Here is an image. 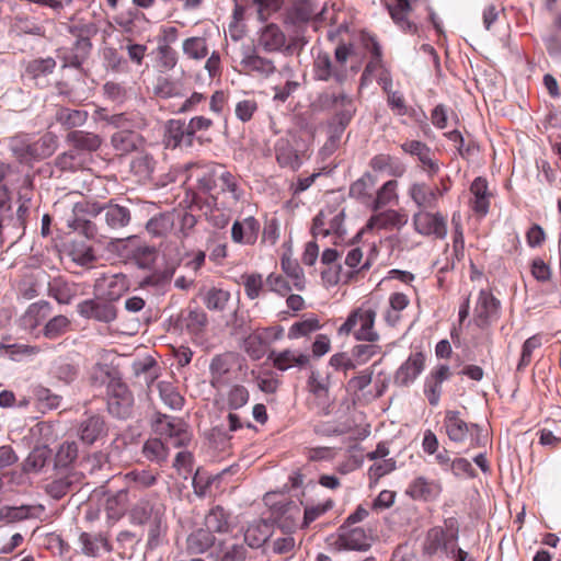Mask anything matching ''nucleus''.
Here are the masks:
<instances>
[{"mask_svg": "<svg viewBox=\"0 0 561 561\" xmlns=\"http://www.w3.org/2000/svg\"><path fill=\"white\" fill-rule=\"evenodd\" d=\"M165 505L156 495L139 500L130 510V518L134 524L148 526L147 546L157 548L168 531Z\"/></svg>", "mask_w": 561, "mask_h": 561, "instance_id": "1", "label": "nucleus"}, {"mask_svg": "<svg viewBox=\"0 0 561 561\" xmlns=\"http://www.w3.org/2000/svg\"><path fill=\"white\" fill-rule=\"evenodd\" d=\"M376 309L369 304H362L350 312L345 322L337 329L340 335L353 334L356 341L376 343L379 333L375 329Z\"/></svg>", "mask_w": 561, "mask_h": 561, "instance_id": "2", "label": "nucleus"}, {"mask_svg": "<svg viewBox=\"0 0 561 561\" xmlns=\"http://www.w3.org/2000/svg\"><path fill=\"white\" fill-rule=\"evenodd\" d=\"M352 54V47L345 44L337 45L334 51V60L328 53H319L313 61V77L318 81L333 80L343 84L347 79L346 62Z\"/></svg>", "mask_w": 561, "mask_h": 561, "instance_id": "3", "label": "nucleus"}, {"mask_svg": "<svg viewBox=\"0 0 561 561\" xmlns=\"http://www.w3.org/2000/svg\"><path fill=\"white\" fill-rule=\"evenodd\" d=\"M306 44L307 41L299 32H293L287 37L280 26L275 23H267L257 32V47L265 53L291 55L296 50L300 51Z\"/></svg>", "mask_w": 561, "mask_h": 561, "instance_id": "4", "label": "nucleus"}, {"mask_svg": "<svg viewBox=\"0 0 561 561\" xmlns=\"http://www.w3.org/2000/svg\"><path fill=\"white\" fill-rule=\"evenodd\" d=\"M345 211L337 206H327L312 220L311 234L314 239L332 236L334 243L346 234Z\"/></svg>", "mask_w": 561, "mask_h": 561, "instance_id": "5", "label": "nucleus"}, {"mask_svg": "<svg viewBox=\"0 0 561 561\" xmlns=\"http://www.w3.org/2000/svg\"><path fill=\"white\" fill-rule=\"evenodd\" d=\"M70 33L77 37V41L71 48L59 49L58 57L62 61V68H80L92 48L90 35L95 33V27L93 24L73 25L70 27Z\"/></svg>", "mask_w": 561, "mask_h": 561, "instance_id": "6", "label": "nucleus"}, {"mask_svg": "<svg viewBox=\"0 0 561 561\" xmlns=\"http://www.w3.org/2000/svg\"><path fill=\"white\" fill-rule=\"evenodd\" d=\"M444 427L448 438L455 443H463L470 437V446L476 448L481 443V427L474 423H467L460 417L459 411L447 410L444 417Z\"/></svg>", "mask_w": 561, "mask_h": 561, "instance_id": "7", "label": "nucleus"}, {"mask_svg": "<svg viewBox=\"0 0 561 561\" xmlns=\"http://www.w3.org/2000/svg\"><path fill=\"white\" fill-rule=\"evenodd\" d=\"M134 396L127 385L121 379L111 378L107 385V410L118 417L127 419L131 415Z\"/></svg>", "mask_w": 561, "mask_h": 561, "instance_id": "8", "label": "nucleus"}, {"mask_svg": "<svg viewBox=\"0 0 561 561\" xmlns=\"http://www.w3.org/2000/svg\"><path fill=\"white\" fill-rule=\"evenodd\" d=\"M362 260H363L362 250L359 248H352L346 253V256L344 259V265L346 267H344L341 264H337L335 266L334 271H331V268H330L329 271L322 272V276L330 284H339V283L347 284L360 271L368 270L370 267V264L368 261H366L365 263H363L360 265Z\"/></svg>", "mask_w": 561, "mask_h": 561, "instance_id": "9", "label": "nucleus"}, {"mask_svg": "<svg viewBox=\"0 0 561 561\" xmlns=\"http://www.w3.org/2000/svg\"><path fill=\"white\" fill-rule=\"evenodd\" d=\"M412 224L415 232L421 236L439 240L447 236V217L439 211L419 209L412 217Z\"/></svg>", "mask_w": 561, "mask_h": 561, "instance_id": "10", "label": "nucleus"}, {"mask_svg": "<svg viewBox=\"0 0 561 561\" xmlns=\"http://www.w3.org/2000/svg\"><path fill=\"white\" fill-rule=\"evenodd\" d=\"M323 100L328 107L334 110V115L329 125L341 127V129L345 130L356 113L353 99L342 91L340 93L325 94Z\"/></svg>", "mask_w": 561, "mask_h": 561, "instance_id": "11", "label": "nucleus"}, {"mask_svg": "<svg viewBox=\"0 0 561 561\" xmlns=\"http://www.w3.org/2000/svg\"><path fill=\"white\" fill-rule=\"evenodd\" d=\"M241 72L255 78H270L276 72L274 60L260 55L256 48L242 50L240 59Z\"/></svg>", "mask_w": 561, "mask_h": 561, "instance_id": "12", "label": "nucleus"}, {"mask_svg": "<svg viewBox=\"0 0 561 561\" xmlns=\"http://www.w3.org/2000/svg\"><path fill=\"white\" fill-rule=\"evenodd\" d=\"M78 313L85 319L100 322H112L116 319V308L112 301L98 295L95 298L87 299L78 304Z\"/></svg>", "mask_w": 561, "mask_h": 561, "instance_id": "13", "label": "nucleus"}, {"mask_svg": "<svg viewBox=\"0 0 561 561\" xmlns=\"http://www.w3.org/2000/svg\"><path fill=\"white\" fill-rule=\"evenodd\" d=\"M156 432L164 436L173 447L185 446L191 438L185 424L180 419L168 415H162L157 420Z\"/></svg>", "mask_w": 561, "mask_h": 561, "instance_id": "14", "label": "nucleus"}, {"mask_svg": "<svg viewBox=\"0 0 561 561\" xmlns=\"http://www.w3.org/2000/svg\"><path fill=\"white\" fill-rule=\"evenodd\" d=\"M501 302L493 294L486 289L479 293L477 305L474 307V320L478 327L486 328L493 321L499 319Z\"/></svg>", "mask_w": 561, "mask_h": 561, "instance_id": "15", "label": "nucleus"}, {"mask_svg": "<svg viewBox=\"0 0 561 561\" xmlns=\"http://www.w3.org/2000/svg\"><path fill=\"white\" fill-rule=\"evenodd\" d=\"M409 217L404 211L387 209L370 216L363 231L400 230L408 224Z\"/></svg>", "mask_w": 561, "mask_h": 561, "instance_id": "16", "label": "nucleus"}, {"mask_svg": "<svg viewBox=\"0 0 561 561\" xmlns=\"http://www.w3.org/2000/svg\"><path fill=\"white\" fill-rule=\"evenodd\" d=\"M314 14L317 12L311 0H294L285 13L284 23L287 26H294L293 32H299L304 35L307 23Z\"/></svg>", "mask_w": 561, "mask_h": 561, "instance_id": "17", "label": "nucleus"}, {"mask_svg": "<svg viewBox=\"0 0 561 561\" xmlns=\"http://www.w3.org/2000/svg\"><path fill=\"white\" fill-rule=\"evenodd\" d=\"M311 356L308 353L298 350L286 348L283 351H272L268 359L274 368L286 371L291 368L304 369L309 366Z\"/></svg>", "mask_w": 561, "mask_h": 561, "instance_id": "18", "label": "nucleus"}, {"mask_svg": "<svg viewBox=\"0 0 561 561\" xmlns=\"http://www.w3.org/2000/svg\"><path fill=\"white\" fill-rule=\"evenodd\" d=\"M194 137L188 130L187 124L182 119H170L165 125L164 145L167 148H191Z\"/></svg>", "mask_w": 561, "mask_h": 561, "instance_id": "19", "label": "nucleus"}, {"mask_svg": "<svg viewBox=\"0 0 561 561\" xmlns=\"http://www.w3.org/2000/svg\"><path fill=\"white\" fill-rule=\"evenodd\" d=\"M336 545L340 549L366 551L370 548V539L364 528L342 525L339 528Z\"/></svg>", "mask_w": 561, "mask_h": 561, "instance_id": "20", "label": "nucleus"}, {"mask_svg": "<svg viewBox=\"0 0 561 561\" xmlns=\"http://www.w3.org/2000/svg\"><path fill=\"white\" fill-rule=\"evenodd\" d=\"M451 371L448 365L439 364L434 367L426 376L424 381V394L432 407L439 403L442 396V385L448 380Z\"/></svg>", "mask_w": 561, "mask_h": 561, "instance_id": "21", "label": "nucleus"}, {"mask_svg": "<svg viewBox=\"0 0 561 561\" xmlns=\"http://www.w3.org/2000/svg\"><path fill=\"white\" fill-rule=\"evenodd\" d=\"M56 66L57 62L53 57L35 58L27 62L24 76L36 87L46 88L49 84V76L53 75Z\"/></svg>", "mask_w": 561, "mask_h": 561, "instance_id": "22", "label": "nucleus"}, {"mask_svg": "<svg viewBox=\"0 0 561 561\" xmlns=\"http://www.w3.org/2000/svg\"><path fill=\"white\" fill-rule=\"evenodd\" d=\"M408 195L420 209L434 208L443 196L442 188L430 186L424 182L412 183Z\"/></svg>", "mask_w": 561, "mask_h": 561, "instance_id": "23", "label": "nucleus"}, {"mask_svg": "<svg viewBox=\"0 0 561 561\" xmlns=\"http://www.w3.org/2000/svg\"><path fill=\"white\" fill-rule=\"evenodd\" d=\"M127 288L126 277L122 274L100 277L94 284L96 295H100L112 302L119 299Z\"/></svg>", "mask_w": 561, "mask_h": 561, "instance_id": "24", "label": "nucleus"}, {"mask_svg": "<svg viewBox=\"0 0 561 561\" xmlns=\"http://www.w3.org/2000/svg\"><path fill=\"white\" fill-rule=\"evenodd\" d=\"M405 493L413 500L434 501L442 493V484L439 481L420 476L411 481Z\"/></svg>", "mask_w": 561, "mask_h": 561, "instance_id": "25", "label": "nucleus"}, {"mask_svg": "<svg viewBox=\"0 0 561 561\" xmlns=\"http://www.w3.org/2000/svg\"><path fill=\"white\" fill-rule=\"evenodd\" d=\"M424 365L425 356L421 352L411 354L397 369L393 378L394 383L401 387L409 386L423 371Z\"/></svg>", "mask_w": 561, "mask_h": 561, "instance_id": "26", "label": "nucleus"}, {"mask_svg": "<svg viewBox=\"0 0 561 561\" xmlns=\"http://www.w3.org/2000/svg\"><path fill=\"white\" fill-rule=\"evenodd\" d=\"M261 225L253 216L236 220L231 227V239L234 243L253 245L259 237Z\"/></svg>", "mask_w": 561, "mask_h": 561, "instance_id": "27", "label": "nucleus"}, {"mask_svg": "<svg viewBox=\"0 0 561 561\" xmlns=\"http://www.w3.org/2000/svg\"><path fill=\"white\" fill-rule=\"evenodd\" d=\"M217 193L227 197L226 206L231 208L236 206L243 195V190L236 175L219 168L217 175Z\"/></svg>", "mask_w": 561, "mask_h": 561, "instance_id": "28", "label": "nucleus"}, {"mask_svg": "<svg viewBox=\"0 0 561 561\" xmlns=\"http://www.w3.org/2000/svg\"><path fill=\"white\" fill-rule=\"evenodd\" d=\"M78 435L82 443L93 445L107 435V425L102 416L90 415L80 423Z\"/></svg>", "mask_w": 561, "mask_h": 561, "instance_id": "29", "label": "nucleus"}, {"mask_svg": "<svg viewBox=\"0 0 561 561\" xmlns=\"http://www.w3.org/2000/svg\"><path fill=\"white\" fill-rule=\"evenodd\" d=\"M83 476L78 471H67L53 480L46 486V492L55 500H60L67 493L73 491L82 480Z\"/></svg>", "mask_w": 561, "mask_h": 561, "instance_id": "30", "label": "nucleus"}, {"mask_svg": "<svg viewBox=\"0 0 561 561\" xmlns=\"http://www.w3.org/2000/svg\"><path fill=\"white\" fill-rule=\"evenodd\" d=\"M41 147L43 148V151H42V154L43 156H49L53 153V151L55 150L56 148V138L55 136L50 135V134H47L45 136H43L38 142L36 144H24L22 140H20L19 138H14L12 141H11V148L12 150L19 154L21 158H26L27 156L30 157H35L37 156V147Z\"/></svg>", "mask_w": 561, "mask_h": 561, "instance_id": "31", "label": "nucleus"}, {"mask_svg": "<svg viewBox=\"0 0 561 561\" xmlns=\"http://www.w3.org/2000/svg\"><path fill=\"white\" fill-rule=\"evenodd\" d=\"M159 472L151 469H134L125 473L124 481L128 494L142 491L157 484Z\"/></svg>", "mask_w": 561, "mask_h": 561, "instance_id": "32", "label": "nucleus"}, {"mask_svg": "<svg viewBox=\"0 0 561 561\" xmlns=\"http://www.w3.org/2000/svg\"><path fill=\"white\" fill-rule=\"evenodd\" d=\"M470 193L472 194L470 201L471 209L481 217L485 216L489 211L491 198L488 181L481 176L476 178L470 185Z\"/></svg>", "mask_w": 561, "mask_h": 561, "instance_id": "33", "label": "nucleus"}, {"mask_svg": "<svg viewBox=\"0 0 561 561\" xmlns=\"http://www.w3.org/2000/svg\"><path fill=\"white\" fill-rule=\"evenodd\" d=\"M51 305L47 301L41 300L28 306L25 313L21 318L22 325L27 330H35L51 314Z\"/></svg>", "mask_w": 561, "mask_h": 561, "instance_id": "34", "label": "nucleus"}, {"mask_svg": "<svg viewBox=\"0 0 561 561\" xmlns=\"http://www.w3.org/2000/svg\"><path fill=\"white\" fill-rule=\"evenodd\" d=\"M102 214L108 228L121 229L126 227L131 219L130 210L118 204H107L98 210Z\"/></svg>", "mask_w": 561, "mask_h": 561, "instance_id": "35", "label": "nucleus"}, {"mask_svg": "<svg viewBox=\"0 0 561 561\" xmlns=\"http://www.w3.org/2000/svg\"><path fill=\"white\" fill-rule=\"evenodd\" d=\"M100 118L115 128L122 130H131L133 128H140L145 125L144 117L138 113H119L108 115L105 110L98 111Z\"/></svg>", "mask_w": 561, "mask_h": 561, "instance_id": "36", "label": "nucleus"}, {"mask_svg": "<svg viewBox=\"0 0 561 561\" xmlns=\"http://www.w3.org/2000/svg\"><path fill=\"white\" fill-rule=\"evenodd\" d=\"M111 142L119 154H127L138 150L142 146L144 139L133 130H119L112 136Z\"/></svg>", "mask_w": 561, "mask_h": 561, "instance_id": "37", "label": "nucleus"}, {"mask_svg": "<svg viewBox=\"0 0 561 561\" xmlns=\"http://www.w3.org/2000/svg\"><path fill=\"white\" fill-rule=\"evenodd\" d=\"M275 157L282 168L298 169L300 165L297 150L286 137L279 138L275 144Z\"/></svg>", "mask_w": 561, "mask_h": 561, "instance_id": "38", "label": "nucleus"}, {"mask_svg": "<svg viewBox=\"0 0 561 561\" xmlns=\"http://www.w3.org/2000/svg\"><path fill=\"white\" fill-rule=\"evenodd\" d=\"M230 368L231 364L227 355L215 356L209 366L211 387L219 390L226 386L229 381L228 374Z\"/></svg>", "mask_w": 561, "mask_h": 561, "instance_id": "39", "label": "nucleus"}, {"mask_svg": "<svg viewBox=\"0 0 561 561\" xmlns=\"http://www.w3.org/2000/svg\"><path fill=\"white\" fill-rule=\"evenodd\" d=\"M387 9L393 22L402 30L415 32L416 26L408 20V14L411 11L409 0H392L387 3Z\"/></svg>", "mask_w": 561, "mask_h": 561, "instance_id": "40", "label": "nucleus"}, {"mask_svg": "<svg viewBox=\"0 0 561 561\" xmlns=\"http://www.w3.org/2000/svg\"><path fill=\"white\" fill-rule=\"evenodd\" d=\"M81 551L85 556L95 557L101 550L111 551L107 538L103 534L81 533L79 537Z\"/></svg>", "mask_w": 561, "mask_h": 561, "instance_id": "41", "label": "nucleus"}, {"mask_svg": "<svg viewBox=\"0 0 561 561\" xmlns=\"http://www.w3.org/2000/svg\"><path fill=\"white\" fill-rule=\"evenodd\" d=\"M67 141L73 148L81 151H95L102 144V139L99 135L84 130L70 131L67 136Z\"/></svg>", "mask_w": 561, "mask_h": 561, "instance_id": "42", "label": "nucleus"}, {"mask_svg": "<svg viewBox=\"0 0 561 561\" xmlns=\"http://www.w3.org/2000/svg\"><path fill=\"white\" fill-rule=\"evenodd\" d=\"M329 377H322L318 371L312 370L307 380V388L319 401L322 409L329 403Z\"/></svg>", "mask_w": 561, "mask_h": 561, "instance_id": "43", "label": "nucleus"}, {"mask_svg": "<svg viewBox=\"0 0 561 561\" xmlns=\"http://www.w3.org/2000/svg\"><path fill=\"white\" fill-rule=\"evenodd\" d=\"M410 304L409 297L403 293H392L389 297V308L383 313L388 325L394 327L401 320V311Z\"/></svg>", "mask_w": 561, "mask_h": 561, "instance_id": "44", "label": "nucleus"}, {"mask_svg": "<svg viewBox=\"0 0 561 561\" xmlns=\"http://www.w3.org/2000/svg\"><path fill=\"white\" fill-rule=\"evenodd\" d=\"M215 543L214 534L207 528H198L187 537V550L191 553H204Z\"/></svg>", "mask_w": 561, "mask_h": 561, "instance_id": "45", "label": "nucleus"}, {"mask_svg": "<svg viewBox=\"0 0 561 561\" xmlns=\"http://www.w3.org/2000/svg\"><path fill=\"white\" fill-rule=\"evenodd\" d=\"M270 536V525L264 520L250 524L244 533V541L251 548H260Z\"/></svg>", "mask_w": 561, "mask_h": 561, "instance_id": "46", "label": "nucleus"}, {"mask_svg": "<svg viewBox=\"0 0 561 561\" xmlns=\"http://www.w3.org/2000/svg\"><path fill=\"white\" fill-rule=\"evenodd\" d=\"M205 526L213 534H226L230 529L229 514L221 507H213L205 517Z\"/></svg>", "mask_w": 561, "mask_h": 561, "instance_id": "47", "label": "nucleus"}, {"mask_svg": "<svg viewBox=\"0 0 561 561\" xmlns=\"http://www.w3.org/2000/svg\"><path fill=\"white\" fill-rule=\"evenodd\" d=\"M174 227L172 213H161L153 216L146 225V229L152 237H165Z\"/></svg>", "mask_w": 561, "mask_h": 561, "instance_id": "48", "label": "nucleus"}, {"mask_svg": "<svg viewBox=\"0 0 561 561\" xmlns=\"http://www.w3.org/2000/svg\"><path fill=\"white\" fill-rule=\"evenodd\" d=\"M320 320L317 317H309L293 323L287 332L289 340H297L309 336L311 333L321 329Z\"/></svg>", "mask_w": 561, "mask_h": 561, "instance_id": "49", "label": "nucleus"}, {"mask_svg": "<svg viewBox=\"0 0 561 561\" xmlns=\"http://www.w3.org/2000/svg\"><path fill=\"white\" fill-rule=\"evenodd\" d=\"M183 54L193 60H202L208 55V45L204 37L193 36L184 39Z\"/></svg>", "mask_w": 561, "mask_h": 561, "instance_id": "50", "label": "nucleus"}, {"mask_svg": "<svg viewBox=\"0 0 561 561\" xmlns=\"http://www.w3.org/2000/svg\"><path fill=\"white\" fill-rule=\"evenodd\" d=\"M398 182L396 180H389L382 184V186L377 191L376 197L373 202V210L377 211L378 209L385 207L386 205L398 201Z\"/></svg>", "mask_w": 561, "mask_h": 561, "instance_id": "51", "label": "nucleus"}, {"mask_svg": "<svg viewBox=\"0 0 561 561\" xmlns=\"http://www.w3.org/2000/svg\"><path fill=\"white\" fill-rule=\"evenodd\" d=\"M229 300L230 293L216 287L208 289L203 297L206 308L213 311H224Z\"/></svg>", "mask_w": 561, "mask_h": 561, "instance_id": "52", "label": "nucleus"}, {"mask_svg": "<svg viewBox=\"0 0 561 561\" xmlns=\"http://www.w3.org/2000/svg\"><path fill=\"white\" fill-rule=\"evenodd\" d=\"M156 161L153 157L147 152L138 153L131 161V171L141 180H149L153 173Z\"/></svg>", "mask_w": 561, "mask_h": 561, "instance_id": "53", "label": "nucleus"}, {"mask_svg": "<svg viewBox=\"0 0 561 561\" xmlns=\"http://www.w3.org/2000/svg\"><path fill=\"white\" fill-rule=\"evenodd\" d=\"M88 118V113L82 110H71L61 107L56 113V119L64 127L70 129L73 127L82 126Z\"/></svg>", "mask_w": 561, "mask_h": 561, "instance_id": "54", "label": "nucleus"}, {"mask_svg": "<svg viewBox=\"0 0 561 561\" xmlns=\"http://www.w3.org/2000/svg\"><path fill=\"white\" fill-rule=\"evenodd\" d=\"M50 458V450L47 446L35 447L24 461V470L37 472L42 470Z\"/></svg>", "mask_w": 561, "mask_h": 561, "instance_id": "55", "label": "nucleus"}, {"mask_svg": "<svg viewBox=\"0 0 561 561\" xmlns=\"http://www.w3.org/2000/svg\"><path fill=\"white\" fill-rule=\"evenodd\" d=\"M158 390L161 400L172 410H180L183 407L184 399L171 382L160 381Z\"/></svg>", "mask_w": 561, "mask_h": 561, "instance_id": "56", "label": "nucleus"}, {"mask_svg": "<svg viewBox=\"0 0 561 561\" xmlns=\"http://www.w3.org/2000/svg\"><path fill=\"white\" fill-rule=\"evenodd\" d=\"M280 265L283 272L291 279L293 286L297 290H302L305 288V275L298 262L288 256H283Z\"/></svg>", "mask_w": 561, "mask_h": 561, "instance_id": "57", "label": "nucleus"}, {"mask_svg": "<svg viewBox=\"0 0 561 561\" xmlns=\"http://www.w3.org/2000/svg\"><path fill=\"white\" fill-rule=\"evenodd\" d=\"M69 328L70 320L66 316L58 314L47 320L43 329V334L45 337L54 340L65 334Z\"/></svg>", "mask_w": 561, "mask_h": 561, "instance_id": "58", "label": "nucleus"}, {"mask_svg": "<svg viewBox=\"0 0 561 561\" xmlns=\"http://www.w3.org/2000/svg\"><path fill=\"white\" fill-rule=\"evenodd\" d=\"M144 456L152 462H163L168 458V448L158 438L148 439L142 446Z\"/></svg>", "mask_w": 561, "mask_h": 561, "instance_id": "59", "label": "nucleus"}, {"mask_svg": "<svg viewBox=\"0 0 561 561\" xmlns=\"http://www.w3.org/2000/svg\"><path fill=\"white\" fill-rule=\"evenodd\" d=\"M128 503V491L123 489L118 491L116 494L107 497L105 510L110 517H121Z\"/></svg>", "mask_w": 561, "mask_h": 561, "instance_id": "60", "label": "nucleus"}, {"mask_svg": "<svg viewBox=\"0 0 561 561\" xmlns=\"http://www.w3.org/2000/svg\"><path fill=\"white\" fill-rule=\"evenodd\" d=\"M250 399L249 390L242 385H233L226 394L229 410H238L244 407Z\"/></svg>", "mask_w": 561, "mask_h": 561, "instance_id": "61", "label": "nucleus"}, {"mask_svg": "<svg viewBox=\"0 0 561 561\" xmlns=\"http://www.w3.org/2000/svg\"><path fill=\"white\" fill-rule=\"evenodd\" d=\"M78 451V444L76 442H64L56 453V466L68 467L77 459Z\"/></svg>", "mask_w": 561, "mask_h": 561, "instance_id": "62", "label": "nucleus"}, {"mask_svg": "<svg viewBox=\"0 0 561 561\" xmlns=\"http://www.w3.org/2000/svg\"><path fill=\"white\" fill-rule=\"evenodd\" d=\"M375 180L369 173H365L362 178L356 180L350 187V195L357 199H363L370 196L374 187Z\"/></svg>", "mask_w": 561, "mask_h": 561, "instance_id": "63", "label": "nucleus"}, {"mask_svg": "<svg viewBox=\"0 0 561 561\" xmlns=\"http://www.w3.org/2000/svg\"><path fill=\"white\" fill-rule=\"evenodd\" d=\"M245 295L249 299H256L263 289V278L261 274L251 273L241 276Z\"/></svg>", "mask_w": 561, "mask_h": 561, "instance_id": "64", "label": "nucleus"}]
</instances>
